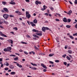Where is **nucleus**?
Segmentation results:
<instances>
[{
  "label": "nucleus",
  "mask_w": 77,
  "mask_h": 77,
  "mask_svg": "<svg viewBox=\"0 0 77 77\" xmlns=\"http://www.w3.org/2000/svg\"><path fill=\"white\" fill-rule=\"evenodd\" d=\"M2 3L3 5H5L6 4V2H2Z\"/></svg>",
  "instance_id": "393cba45"
},
{
  "label": "nucleus",
  "mask_w": 77,
  "mask_h": 77,
  "mask_svg": "<svg viewBox=\"0 0 77 77\" xmlns=\"http://www.w3.org/2000/svg\"><path fill=\"white\" fill-rule=\"evenodd\" d=\"M45 15H47V16H48V13H45Z\"/></svg>",
  "instance_id": "5fc2aeb1"
},
{
  "label": "nucleus",
  "mask_w": 77,
  "mask_h": 77,
  "mask_svg": "<svg viewBox=\"0 0 77 77\" xmlns=\"http://www.w3.org/2000/svg\"><path fill=\"white\" fill-rule=\"evenodd\" d=\"M17 59H18V57H16L15 58H14V60H17Z\"/></svg>",
  "instance_id": "473e14b6"
},
{
  "label": "nucleus",
  "mask_w": 77,
  "mask_h": 77,
  "mask_svg": "<svg viewBox=\"0 0 77 77\" xmlns=\"http://www.w3.org/2000/svg\"><path fill=\"white\" fill-rule=\"evenodd\" d=\"M54 54H49V57H51V56H54Z\"/></svg>",
  "instance_id": "dca6fc26"
},
{
  "label": "nucleus",
  "mask_w": 77,
  "mask_h": 77,
  "mask_svg": "<svg viewBox=\"0 0 77 77\" xmlns=\"http://www.w3.org/2000/svg\"><path fill=\"white\" fill-rule=\"evenodd\" d=\"M5 71H7V70H8V68L7 67V68H5Z\"/></svg>",
  "instance_id": "37998d69"
},
{
  "label": "nucleus",
  "mask_w": 77,
  "mask_h": 77,
  "mask_svg": "<svg viewBox=\"0 0 77 77\" xmlns=\"http://www.w3.org/2000/svg\"><path fill=\"white\" fill-rule=\"evenodd\" d=\"M55 61V62H57V63L59 62V60H56Z\"/></svg>",
  "instance_id": "79ce46f5"
},
{
  "label": "nucleus",
  "mask_w": 77,
  "mask_h": 77,
  "mask_svg": "<svg viewBox=\"0 0 77 77\" xmlns=\"http://www.w3.org/2000/svg\"><path fill=\"white\" fill-rule=\"evenodd\" d=\"M17 66H19L20 68H22V67L21 65L19 64V63H17Z\"/></svg>",
  "instance_id": "f8f14e48"
},
{
  "label": "nucleus",
  "mask_w": 77,
  "mask_h": 77,
  "mask_svg": "<svg viewBox=\"0 0 77 77\" xmlns=\"http://www.w3.org/2000/svg\"><path fill=\"white\" fill-rule=\"evenodd\" d=\"M63 21L64 22H65V23H66L67 22V20H66V18L64 17L63 19Z\"/></svg>",
  "instance_id": "6e6552de"
},
{
  "label": "nucleus",
  "mask_w": 77,
  "mask_h": 77,
  "mask_svg": "<svg viewBox=\"0 0 77 77\" xmlns=\"http://www.w3.org/2000/svg\"><path fill=\"white\" fill-rule=\"evenodd\" d=\"M68 46L67 45H66L65 47V49H66L67 48H68Z\"/></svg>",
  "instance_id": "ea45409f"
},
{
  "label": "nucleus",
  "mask_w": 77,
  "mask_h": 77,
  "mask_svg": "<svg viewBox=\"0 0 77 77\" xmlns=\"http://www.w3.org/2000/svg\"><path fill=\"white\" fill-rule=\"evenodd\" d=\"M4 10L5 11V12H8V9L6 8H4Z\"/></svg>",
  "instance_id": "1a4fd4ad"
},
{
  "label": "nucleus",
  "mask_w": 77,
  "mask_h": 77,
  "mask_svg": "<svg viewBox=\"0 0 77 77\" xmlns=\"http://www.w3.org/2000/svg\"><path fill=\"white\" fill-rule=\"evenodd\" d=\"M56 14L57 15H58V16H59L60 17V15L58 13H56Z\"/></svg>",
  "instance_id": "6e6d98bb"
},
{
  "label": "nucleus",
  "mask_w": 77,
  "mask_h": 77,
  "mask_svg": "<svg viewBox=\"0 0 77 77\" xmlns=\"http://www.w3.org/2000/svg\"><path fill=\"white\" fill-rule=\"evenodd\" d=\"M24 53H25V54H26V55L28 54V53H27V52L26 51H24Z\"/></svg>",
  "instance_id": "3c124183"
},
{
  "label": "nucleus",
  "mask_w": 77,
  "mask_h": 77,
  "mask_svg": "<svg viewBox=\"0 0 77 77\" xmlns=\"http://www.w3.org/2000/svg\"><path fill=\"white\" fill-rule=\"evenodd\" d=\"M69 12L70 14H71L72 13V11H71V10H70L69 11Z\"/></svg>",
  "instance_id": "864d4df0"
},
{
  "label": "nucleus",
  "mask_w": 77,
  "mask_h": 77,
  "mask_svg": "<svg viewBox=\"0 0 77 77\" xmlns=\"http://www.w3.org/2000/svg\"><path fill=\"white\" fill-rule=\"evenodd\" d=\"M75 27L76 29H77V23H76V24L75 25Z\"/></svg>",
  "instance_id": "e2e57ef3"
},
{
  "label": "nucleus",
  "mask_w": 77,
  "mask_h": 77,
  "mask_svg": "<svg viewBox=\"0 0 77 77\" xmlns=\"http://www.w3.org/2000/svg\"><path fill=\"white\" fill-rule=\"evenodd\" d=\"M14 29L15 30H18V28H17V27H15L14 28Z\"/></svg>",
  "instance_id": "58836bf2"
},
{
  "label": "nucleus",
  "mask_w": 77,
  "mask_h": 77,
  "mask_svg": "<svg viewBox=\"0 0 77 77\" xmlns=\"http://www.w3.org/2000/svg\"><path fill=\"white\" fill-rule=\"evenodd\" d=\"M4 51H8L7 48L4 49Z\"/></svg>",
  "instance_id": "cd10ccee"
},
{
  "label": "nucleus",
  "mask_w": 77,
  "mask_h": 77,
  "mask_svg": "<svg viewBox=\"0 0 77 77\" xmlns=\"http://www.w3.org/2000/svg\"><path fill=\"white\" fill-rule=\"evenodd\" d=\"M56 39L57 41V42H59V39L58 38H56Z\"/></svg>",
  "instance_id": "412c9836"
},
{
  "label": "nucleus",
  "mask_w": 77,
  "mask_h": 77,
  "mask_svg": "<svg viewBox=\"0 0 77 77\" xmlns=\"http://www.w3.org/2000/svg\"><path fill=\"white\" fill-rule=\"evenodd\" d=\"M0 34H1V35L2 36H3L4 37H5L6 38L7 37V36L6 35L3 34H2V32H0Z\"/></svg>",
  "instance_id": "20e7f679"
},
{
  "label": "nucleus",
  "mask_w": 77,
  "mask_h": 77,
  "mask_svg": "<svg viewBox=\"0 0 77 77\" xmlns=\"http://www.w3.org/2000/svg\"><path fill=\"white\" fill-rule=\"evenodd\" d=\"M50 9H51V10H52V11H53V10H54V8H50Z\"/></svg>",
  "instance_id": "bf43d9fd"
},
{
  "label": "nucleus",
  "mask_w": 77,
  "mask_h": 77,
  "mask_svg": "<svg viewBox=\"0 0 77 77\" xmlns=\"http://www.w3.org/2000/svg\"><path fill=\"white\" fill-rule=\"evenodd\" d=\"M74 3L75 5H77V1H75Z\"/></svg>",
  "instance_id": "052dcab7"
},
{
  "label": "nucleus",
  "mask_w": 77,
  "mask_h": 77,
  "mask_svg": "<svg viewBox=\"0 0 77 77\" xmlns=\"http://www.w3.org/2000/svg\"><path fill=\"white\" fill-rule=\"evenodd\" d=\"M27 23H28L29 25H30V22L29 21H27Z\"/></svg>",
  "instance_id": "69168bd1"
},
{
  "label": "nucleus",
  "mask_w": 77,
  "mask_h": 77,
  "mask_svg": "<svg viewBox=\"0 0 77 77\" xmlns=\"http://www.w3.org/2000/svg\"><path fill=\"white\" fill-rule=\"evenodd\" d=\"M41 66L44 68H45V69H47V67L46 66L44 65L43 63H41Z\"/></svg>",
  "instance_id": "39448f33"
},
{
  "label": "nucleus",
  "mask_w": 77,
  "mask_h": 77,
  "mask_svg": "<svg viewBox=\"0 0 77 77\" xmlns=\"http://www.w3.org/2000/svg\"><path fill=\"white\" fill-rule=\"evenodd\" d=\"M71 20L69 19H67V22H68V23H70L71 22Z\"/></svg>",
  "instance_id": "f3484780"
},
{
  "label": "nucleus",
  "mask_w": 77,
  "mask_h": 77,
  "mask_svg": "<svg viewBox=\"0 0 77 77\" xmlns=\"http://www.w3.org/2000/svg\"><path fill=\"white\" fill-rule=\"evenodd\" d=\"M31 65H33V66H37V65H36V64H33L32 63H31Z\"/></svg>",
  "instance_id": "5701e85b"
},
{
  "label": "nucleus",
  "mask_w": 77,
  "mask_h": 77,
  "mask_svg": "<svg viewBox=\"0 0 77 77\" xmlns=\"http://www.w3.org/2000/svg\"><path fill=\"white\" fill-rule=\"evenodd\" d=\"M10 56H13V57H15V55H10Z\"/></svg>",
  "instance_id": "49530a36"
},
{
  "label": "nucleus",
  "mask_w": 77,
  "mask_h": 77,
  "mask_svg": "<svg viewBox=\"0 0 77 77\" xmlns=\"http://www.w3.org/2000/svg\"><path fill=\"white\" fill-rule=\"evenodd\" d=\"M10 68H11V69H14V67L12 65H11Z\"/></svg>",
  "instance_id": "4468645a"
},
{
  "label": "nucleus",
  "mask_w": 77,
  "mask_h": 77,
  "mask_svg": "<svg viewBox=\"0 0 77 77\" xmlns=\"http://www.w3.org/2000/svg\"><path fill=\"white\" fill-rule=\"evenodd\" d=\"M10 4H11V5H15V2H9Z\"/></svg>",
  "instance_id": "2eb2a0df"
},
{
  "label": "nucleus",
  "mask_w": 77,
  "mask_h": 77,
  "mask_svg": "<svg viewBox=\"0 0 77 77\" xmlns=\"http://www.w3.org/2000/svg\"><path fill=\"white\" fill-rule=\"evenodd\" d=\"M45 55V54H42V53H40V54H39V55H40V56L41 55Z\"/></svg>",
  "instance_id": "603ef678"
},
{
  "label": "nucleus",
  "mask_w": 77,
  "mask_h": 77,
  "mask_svg": "<svg viewBox=\"0 0 77 77\" xmlns=\"http://www.w3.org/2000/svg\"><path fill=\"white\" fill-rule=\"evenodd\" d=\"M26 17L28 19L30 18V17H31L30 15L29 14V13L27 11H26Z\"/></svg>",
  "instance_id": "f03ea898"
},
{
  "label": "nucleus",
  "mask_w": 77,
  "mask_h": 77,
  "mask_svg": "<svg viewBox=\"0 0 77 77\" xmlns=\"http://www.w3.org/2000/svg\"><path fill=\"white\" fill-rule=\"evenodd\" d=\"M49 62L50 63H51V64H53V63H54V62L51 61H49Z\"/></svg>",
  "instance_id": "4c0bfd02"
},
{
  "label": "nucleus",
  "mask_w": 77,
  "mask_h": 77,
  "mask_svg": "<svg viewBox=\"0 0 77 77\" xmlns=\"http://www.w3.org/2000/svg\"><path fill=\"white\" fill-rule=\"evenodd\" d=\"M55 20L56 21H60V20H59L58 19H56Z\"/></svg>",
  "instance_id": "c03bdc74"
},
{
  "label": "nucleus",
  "mask_w": 77,
  "mask_h": 77,
  "mask_svg": "<svg viewBox=\"0 0 77 77\" xmlns=\"http://www.w3.org/2000/svg\"><path fill=\"white\" fill-rule=\"evenodd\" d=\"M25 1L26 2H28V3L30 2V1L29 0H26Z\"/></svg>",
  "instance_id": "8fccbe9b"
},
{
  "label": "nucleus",
  "mask_w": 77,
  "mask_h": 77,
  "mask_svg": "<svg viewBox=\"0 0 77 77\" xmlns=\"http://www.w3.org/2000/svg\"><path fill=\"white\" fill-rule=\"evenodd\" d=\"M15 12L16 13H17V14H18V15H21V13L19 11H15Z\"/></svg>",
  "instance_id": "0eeeda50"
},
{
  "label": "nucleus",
  "mask_w": 77,
  "mask_h": 77,
  "mask_svg": "<svg viewBox=\"0 0 77 77\" xmlns=\"http://www.w3.org/2000/svg\"><path fill=\"white\" fill-rule=\"evenodd\" d=\"M42 30L45 32V27H43L42 29Z\"/></svg>",
  "instance_id": "ddd939ff"
},
{
  "label": "nucleus",
  "mask_w": 77,
  "mask_h": 77,
  "mask_svg": "<svg viewBox=\"0 0 77 77\" xmlns=\"http://www.w3.org/2000/svg\"><path fill=\"white\" fill-rule=\"evenodd\" d=\"M32 26L33 27L34 26H36V25H35V24L33 23V24H32Z\"/></svg>",
  "instance_id": "09e8293b"
},
{
  "label": "nucleus",
  "mask_w": 77,
  "mask_h": 77,
  "mask_svg": "<svg viewBox=\"0 0 77 77\" xmlns=\"http://www.w3.org/2000/svg\"><path fill=\"white\" fill-rule=\"evenodd\" d=\"M63 63L65 65H66L67 63L66 62H64Z\"/></svg>",
  "instance_id": "de8ad7c7"
},
{
  "label": "nucleus",
  "mask_w": 77,
  "mask_h": 77,
  "mask_svg": "<svg viewBox=\"0 0 77 77\" xmlns=\"http://www.w3.org/2000/svg\"><path fill=\"white\" fill-rule=\"evenodd\" d=\"M22 23L23 24V26H26V24H25V23H24L22 22Z\"/></svg>",
  "instance_id": "c9c22d12"
},
{
  "label": "nucleus",
  "mask_w": 77,
  "mask_h": 77,
  "mask_svg": "<svg viewBox=\"0 0 77 77\" xmlns=\"http://www.w3.org/2000/svg\"><path fill=\"white\" fill-rule=\"evenodd\" d=\"M8 42L11 43V44H13V41L12 40H7Z\"/></svg>",
  "instance_id": "423d86ee"
},
{
  "label": "nucleus",
  "mask_w": 77,
  "mask_h": 77,
  "mask_svg": "<svg viewBox=\"0 0 77 77\" xmlns=\"http://www.w3.org/2000/svg\"><path fill=\"white\" fill-rule=\"evenodd\" d=\"M34 48L36 50H39V48H38L36 46H34Z\"/></svg>",
  "instance_id": "2f4dec72"
},
{
  "label": "nucleus",
  "mask_w": 77,
  "mask_h": 77,
  "mask_svg": "<svg viewBox=\"0 0 77 77\" xmlns=\"http://www.w3.org/2000/svg\"><path fill=\"white\" fill-rule=\"evenodd\" d=\"M21 43L23 44H27V43L24 42H21Z\"/></svg>",
  "instance_id": "f704fd0d"
},
{
  "label": "nucleus",
  "mask_w": 77,
  "mask_h": 77,
  "mask_svg": "<svg viewBox=\"0 0 77 77\" xmlns=\"http://www.w3.org/2000/svg\"><path fill=\"white\" fill-rule=\"evenodd\" d=\"M7 49H8V51H11V50H12V48H11V47H9L7 48Z\"/></svg>",
  "instance_id": "9d476101"
},
{
  "label": "nucleus",
  "mask_w": 77,
  "mask_h": 77,
  "mask_svg": "<svg viewBox=\"0 0 77 77\" xmlns=\"http://www.w3.org/2000/svg\"><path fill=\"white\" fill-rule=\"evenodd\" d=\"M69 36L70 38L72 39H74V37H72V35H69Z\"/></svg>",
  "instance_id": "a878e982"
},
{
  "label": "nucleus",
  "mask_w": 77,
  "mask_h": 77,
  "mask_svg": "<svg viewBox=\"0 0 77 77\" xmlns=\"http://www.w3.org/2000/svg\"><path fill=\"white\" fill-rule=\"evenodd\" d=\"M19 51L20 52H22L23 51V50L20 49V50H19Z\"/></svg>",
  "instance_id": "774afa93"
},
{
  "label": "nucleus",
  "mask_w": 77,
  "mask_h": 77,
  "mask_svg": "<svg viewBox=\"0 0 77 77\" xmlns=\"http://www.w3.org/2000/svg\"><path fill=\"white\" fill-rule=\"evenodd\" d=\"M33 36L34 37H35V38H39L38 36L36 35H35V34H33Z\"/></svg>",
  "instance_id": "4be33fe9"
},
{
  "label": "nucleus",
  "mask_w": 77,
  "mask_h": 77,
  "mask_svg": "<svg viewBox=\"0 0 77 77\" xmlns=\"http://www.w3.org/2000/svg\"><path fill=\"white\" fill-rule=\"evenodd\" d=\"M68 52L69 53V54H71V53H72V51L71 50H68Z\"/></svg>",
  "instance_id": "c85d7f7f"
},
{
  "label": "nucleus",
  "mask_w": 77,
  "mask_h": 77,
  "mask_svg": "<svg viewBox=\"0 0 77 77\" xmlns=\"http://www.w3.org/2000/svg\"><path fill=\"white\" fill-rule=\"evenodd\" d=\"M26 36L28 37V38H31V37H30L29 35H26Z\"/></svg>",
  "instance_id": "a18cd8bd"
},
{
  "label": "nucleus",
  "mask_w": 77,
  "mask_h": 77,
  "mask_svg": "<svg viewBox=\"0 0 77 77\" xmlns=\"http://www.w3.org/2000/svg\"><path fill=\"white\" fill-rule=\"evenodd\" d=\"M6 65L7 66H9V63H7L6 64Z\"/></svg>",
  "instance_id": "680f3d73"
},
{
  "label": "nucleus",
  "mask_w": 77,
  "mask_h": 77,
  "mask_svg": "<svg viewBox=\"0 0 77 77\" xmlns=\"http://www.w3.org/2000/svg\"><path fill=\"white\" fill-rule=\"evenodd\" d=\"M4 22L5 24H8V22L6 21H4Z\"/></svg>",
  "instance_id": "c756f323"
},
{
  "label": "nucleus",
  "mask_w": 77,
  "mask_h": 77,
  "mask_svg": "<svg viewBox=\"0 0 77 77\" xmlns=\"http://www.w3.org/2000/svg\"><path fill=\"white\" fill-rule=\"evenodd\" d=\"M67 59L68 60H71V59H70V58H69V57L68 56H67Z\"/></svg>",
  "instance_id": "72a5a7b5"
},
{
  "label": "nucleus",
  "mask_w": 77,
  "mask_h": 77,
  "mask_svg": "<svg viewBox=\"0 0 77 77\" xmlns=\"http://www.w3.org/2000/svg\"><path fill=\"white\" fill-rule=\"evenodd\" d=\"M15 54H16V55H18V56H19V55H20V54L17 53H16Z\"/></svg>",
  "instance_id": "338daca9"
},
{
  "label": "nucleus",
  "mask_w": 77,
  "mask_h": 77,
  "mask_svg": "<svg viewBox=\"0 0 77 77\" xmlns=\"http://www.w3.org/2000/svg\"><path fill=\"white\" fill-rule=\"evenodd\" d=\"M9 17L11 18H12V17H14V16L12 15H9Z\"/></svg>",
  "instance_id": "7c9ffc66"
},
{
  "label": "nucleus",
  "mask_w": 77,
  "mask_h": 77,
  "mask_svg": "<svg viewBox=\"0 0 77 77\" xmlns=\"http://www.w3.org/2000/svg\"><path fill=\"white\" fill-rule=\"evenodd\" d=\"M66 56V54H64L62 56L63 57H64V58H65V57Z\"/></svg>",
  "instance_id": "e433bc0d"
},
{
  "label": "nucleus",
  "mask_w": 77,
  "mask_h": 77,
  "mask_svg": "<svg viewBox=\"0 0 77 77\" xmlns=\"http://www.w3.org/2000/svg\"><path fill=\"white\" fill-rule=\"evenodd\" d=\"M32 31L33 32H38V31L36 29H33Z\"/></svg>",
  "instance_id": "a211bd4d"
},
{
  "label": "nucleus",
  "mask_w": 77,
  "mask_h": 77,
  "mask_svg": "<svg viewBox=\"0 0 77 77\" xmlns=\"http://www.w3.org/2000/svg\"><path fill=\"white\" fill-rule=\"evenodd\" d=\"M35 3L37 5H38V4H39V5H41V2H38V1H36Z\"/></svg>",
  "instance_id": "7ed1b4c3"
},
{
  "label": "nucleus",
  "mask_w": 77,
  "mask_h": 77,
  "mask_svg": "<svg viewBox=\"0 0 77 77\" xmlns=\"http://www.w3.org/2000/svg\"><path fill=\"white\" fill-rule=\"evenodd\" d=\"M66 27L67 28H68V29H69V28L71 27V26L67 25L66 26Z\"/></svg>",
  "instance_id": "6ab92c4d"
},
{
  "label": "nucleus",
  "mask_w": 77,
  "mask_h": 77,
  "mask_svg": "<svg viewBox=\"0 0 77 77\" xmlns=\"http://www.w3.org/2000/svg\"><path fill=\"white\" fill-rule=\"evenodd\" d=\"M11 75H14V74H15V72H12L11 73Z\"/></svg>",
  "instance_id": "b1692460"
},
{
  "label": "nucleus",
  "mask_w": 77,
  "mask_h": 77,
  "mask_svg": "<svg viewBox=\"0 0 77 77\" xmlns=\"http://www.w3.org/2000/svg\"><path fill=\"white\" fill-rule=\"evenodd\" d=\"M43 71L44 72H46V71H47V69H44V70H43Z\"/></svg>",
  "instance_id": "13d9d810"
},
{
  "label": "nucleus",
  "mask_w": 77,
  "mask_h": 77,
  "mask_svg": "<svg viewBox=\"0 0 77 77\" xmlns=\"http://www.w3.org/2000/svg\"><path fill=\"white\" fill-rule=\"evenodd\" d=\"M3 17L5 19V20H7L8 18H9V15L7 14H4L3 15Z\"/></svg>",
  "instance_id": "f257e3e1"
},
{
  "label": "nucleus",
  "mask_w": 77,
  "mask_h": 77,
  "mask_svg": "<svg viewBox=\"0 0 77 77\" xmlns=\"http://www.w3.org/2000/svg\"><path fill=\"white\" fill-rule=\"evenodd\" d=\"M32 69H33V70H36V68L35 67H33L32 68Z\"/></svg>",
  "instance_id": "bb28decb"
},
{
  "label": "nucleus",
  "mask_w": 77,
  "mask_h": 77,
  "mask_svg": "<svg viewBox=\"0 0 77 77\" xmlns=\"http://www.w3.org/2000/svg\"><path fill=\"white\" fill-rule=\"evenodd\" d=\"M73 36H77V33H75V34H73Z\"/></svg>",
  "instance_id": "a19ab883"
},
{
  "label": "nucleus",
  "mask_w": 77,
  "mask_h": 77,
  "mask_svg": "<svg viewBox=\"0 0 77 77\" xmlns=\"http://www.w3.org/2000/svg\"><path fill=\"white\" fill-rule=\"evenodd\" d=\"M37 20H36V19H35L34 20H33V22L35 24H36L37 23Z\"/></svg>",
  "instance_id": "9b49d317"
},
{
  "label": "nucleus",
  "mask_w": 77,
  "mask_h": 77,
  "mask_svg": "<svg viewBox=\"0 0 77 77\" xmlns=\"http://www.w3.org/2000/svg\"><path fill=\"white\" fill-rule=\"evenodd\" d=\"M31 53H32V54H35V52H33V51H32Z\"/></svg>",
  "instance_id": "0e129e2a"
},
{
  "label": "nucleus",
  "mask_w": 77,
  "mask_h": 77,
  "mask_svg": "<svg viewBox=\"0 0 77 77\" xmlns=\"http://www.w3.org/2000/svg\"><path fill=\"white\" fill-rule=\"evenodd\" d=\"M43 8H44H44H47V6H45V5H44L43 6Z\"/></svg>",
  "instance_id": "4d7b16f0"
},
{
  "label": "nucleus",
  "mask_w": 77,
  "mask_h": 77,
  "mask_svg": "<svg viewBox=\"0 0 77 77\" xmlns=\"http://www.w3.org/2000/svg\"><path fill=\"white\" fill-rule=\"evenodd\" d=\"M36 35H38L39 36H42V33H37L36 34Z\"/></svg>",
  "instance_id": "aec40b11"
}]
</instances>
